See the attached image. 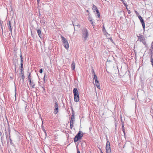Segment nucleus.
<instances>
[{
    "label": "nucleus",
    "mask_w": 153,
    "mask_h": 153,
    "mask_svg": "<svg viewBox=\"0 0 153 153\" xmlns=\"http://www.w3.org/2000/svg\"><path fill=\"white\" fill-rule=\"evenodd\" d=\"M141 23H142V25L143 28L144 29L145 27V23H144V22H142Z\"/></svg>",
    "instance_id": "nucleus-29"
},
{
    "label": "nucleus",
    "mask_w": 153,
    "mask_h": 153,
    "mask_svg": "<svg viewBox=\"0 0 153 153\" xmlns=\"http://www.w3.org/2000/svg\"><path fill=\"white\" fill-rule=\"evenodd\" d=\"M83 134L81 131H79L75 136L74 139V141L75 143L77 142L78 140L81 139L83 137Z\"/></svg>",
    "instance_id": "nucleus-1"
},
{
    "label": "nucleus",
    "mask_w": 153,
    "mask_h": 153,
    "mask_svg": "<svg viewBox=\"0 0 153 153\" xmlns=\"http://www.w3.org/2000/svg\"><path fill=\"white\" fill-rule=\"evenodd\" d=\"M124 147H125V146H123V148H124Z\"/></svg>",
    "instance_id": "nucleus-61"
},
{
    "label": "nucleus",
    "mask_w": 153,
    "mask_h": 153,
    "mask_svg": "<svg viewBox=\"0 0 153 153\" xmlns=\"http://www.w3.org/2000/svg\"><path fill=\"white\" fill-rule=\"evenodd\" d=\"M93 79H94V80L95 79H97V75L95 74H94V77H93Z\"/></svg>",
    "instance_id": "nucleus-31"
},
{
    "label": "nucleus",
    "mask_w": 153,
    "mask_h": 153,
    "mask_svg": "<svg viewBox=\"0 0 153 153\" xmlns=\"http://www.w3.org/2000/svg\"><path fill=\"white\" fill-rule=\"evenodd\" d=\"M95 82H97V83H99V81L97 80V79H95Z\"/></svg>",
    "instance_id": "nucleus-45"
},
{
    "label": "nucleus",
    "mask_w": 153,
    "mask_h": 153,
    "mask_svg": "<svg viewBox=\"0 0 153 153\" xmlns=\"http://www.w3.org/2000/svg\"><path fill=\"white\" fill-rule=\"evenodd\" d=\"M14 68H15V70L16 72V64H14Z\"/></svg>",
    "instance_id": "nucleus-36"
},
{
    "label": "nucleus",
    "mask_w": 153,
    "mask_h": 153,
    "mask_svg": "<svg viewBox=\"0 0 153 153\" xmlns=\"http://www.w3.org/2000/svg\"><path fill=\"white\" fill-rule=\"evenodd\" d=\"M20 57L21 62V63H24L23 59V57H22L21 52V53Z\"/></svg>",
    "instance_id": "nucleus-17"
},
{
    "label": "nucleus",
    "mask_w": 153,
    "mask_h": 153,
    "mask_svg": "<svg viewBox=\"0 0 153 153\" xmlns=\"http://www.w3.org/2000/svg\"><path fill=\"white\" fill-rule=\"evenodd\" d=\"M76 150L77 151V153H80L79 149L78 147H76Z\"/></svg>",
    "instance_id": "nucleus-33"
},
{
    "label": "nucleus",
    "mask_w": 153,
    "mask_h": 153,
    "mask_svg": "<svg viewBox=\"0 0 153 153\" xmlns=\"http://www.w3.org/2000/svg\"><path fill=\"white\" fill-rule=\"evenodd\" d=\"M37 33L39 37L41 39L42 37V32L40 29H38L37 30Z\"/></svg>",
    "instance_id": "nucleus-9"
},
{
    "label": "nucleus",
    "mask_w": 153,
    "mask_h": 153,
    "mask_svg": "<svg viewBox=\"0 0 153 153\" xmlns=\"http://www.w3.org/2000/svg\"><path fill=\"white\" fill-rule=\"evenodd\" d=\"M90 22H91V24H92L93 25V26L94 25H93V22L92 21Z\"/></svg>",
    "instance_id": "nucleus-49"
},
{
    "label": "nucleus",
    "mask_w": 153,
    "mask_h": 153,
    "mask_svg": "<svg viewBox=\"0 0 153 153\" xmlns=\"http://www.w3.org/2000/svg\"><path fill=\"white\" fill-rule=\"evenodd\" d=\"M138 17L139 19L140 20V21L141 23L144 22L143 20V19L141 17V16H140L139 15L138 16Z\"/></svg>",
    "instance_id": "nucleus-16"
},
{
    "label": "nucleus",
    "mask_w": 153,
    "mask_h": 153,
    "mask_svg": "<svg viewBox=\"0 0 153 153\" xmlns=\"http://www.w3.org/2000/svg\"><path fill=\"white\" fill-rule=\"evenodd\" d=\"M135 13L137 15V16H139V14L137 12V11H135Z\"/></svg>",
    "instance_id": "nucleus-39"
},
{
    "label": "nucleus",
    "mask_w": 153,
    "mask_h": 153,
    "mask_svg": "<svg viewBox=\"0 0 153 153\" xmlns=\"http://www.w3.org/2000/svg\"><path fill=\"white\" fill-rule=\"evenodd\" d=\"M43 130L45 133H46V131L44 128H43Z\"/></svg>",
    "instance_id": "nucleus-50"
},
{
    "label": "nucleus",
    "mask_w": 153,
    "mask_h": 153,
    "mask_svg": "<svg viewBox=\"0 0 153 153\" xmlns=\"http://www.w3.org/2000/svg\"><path fill=\"white\" fill-rule=\"evenodd\" d=\"M86 12H88H88H89V10H86Z\"/></svg>",
    "instance_id": "nucleus-56"
},
{
    "label": "nucleus",
    "mask_w": 153,
    "mask_h": 153,
    "mask_svg": "<svg viewBox=\"0 0 153 153\" xmlns=\"http://www.w3.org/2000/svg\"><path fill=\"white\" fill-rule=\"evenodd\" d=\"M74 114H72L71 116V119L70 120V122H71L72 123H74Z\"/></svg>",
    "instance_id": "nucleus-14"
},
{
    "label": "nucleus",
    "mask_w": 153,
    "mask_h": 153,
    "mask_svg": "<svg viewBox=\"0 0 153 153\" xmlns=\"http://www.w3.org/2000/svg\"><path fill=\"white\" fill-rule=\"evenodd\" d=\"M92 9L93 10L94 12H95V11H96L97 10V7L94 5H93L92 7Z\"/></svg>",
    "instance_id": "nucleus-15"
},
{
    "label": "nucleus",
    "mask_w": 153,
    "mask_h": 153,
    "mask_svg": "<svg viewBox=\"0 0 153 153\" xmlns=\"http://www.w3.org/2000/svg\"><path fill=\"white\" fill-rule=\"evenodd\" d=\"M75 67V64L74 61H73L71 65V68L72 70H74Z\"/></svg>",
    "instance_id": "nucleus-13"
},
{
    "label": "nucleus",
    "mask_w": 153,
    "mask_h": 153,
    "mask_svg": "<svg viewBox=\"0 0 153 153\" xmlns=\"http://www.w3.org/2000/svg\"><path fill=\"white\" fill-rule=\"evenodd\" d=\"M37 3L39 4L40 2V0H37Z\"/></svg>",
    "instance_id": "nucleus-51"
},
{
    "label": "nucleus",
    "mask_w": 153,
    "mask_h": 153,
    "mask_svg": "<svg viewBox=\"0 0 153 153\" xmlns=\"http://www.w3.org/2000/svg\"><path fill=\"white\" fill-rule=\"evenodd\" d=\"M74 96L79 95V92L77 88H74L73 90Z\"/></svg>",
    "instance_id": "nucleus-8"
},
{
    "label": "nucleus",
    "mask_w": 153,
    "mask_h": 153,
    "mask_svg": "<svg viewBox=\"0 0 153 153\" xmlns=\"http://www.w3.org/2000/svg\"><path fill=\"white\" fill-rule=\"evenodd\" d=\"M61 38H62V42L64 44V47L66 49H68L69 47V45L67 40L62 36H61Z\"/></svg>",
    "instance_id": "nucleus-3"
},
{
    "label": "nucleus",
    "mask_w": 153,
    "mask_h": 153,
    "mask_svg": "<svg viewBox=\"0 0 153 153\" xmlns=\"http://www.w3.org/2000/svg\"><path fill=\"white\" fill-rule=\"evenodd\" d=\"M82 37L84 38L85 41L88 36V31L86 29L84 28L82 29Z\"/></svg>",
    "instance_id": "nucleus-2"
},
{
    "label": "nucleus",
    "mask_w": 153,
    "mask_h": 153,
    "mask_svg": "<svg viewBox=\"0 0 153 153\" xmlns=\"http://www.w3.org/2000/svg\"><path fill=\"white\" fill-rule=\"evenodd\" d=\"M92 74H95V73L94 71V69H92Z\"/></svg>",
    "instance_id": "nucleus-41"
},
{
    "label": "nucleus",
    "mask_w": 153,
    "mask_h": 153,
    "mask_svg": "<svg viewBox=\"0 0 153 153\" xmlns=\"http://www.w3.org/2000/svg\"><path fill=\"white\" fill-rule=\"evenodd\" d=\"M121 1H123V0H120Z\"/></svg>",
    "instance_id": "nucleus-62"
},
{
    "label": "nucleus",
    "mask_w": 153,
    "mask_h": 153,
    "mask_svg": "<svg viewBox=\"0 0 153 153\" xmlns=\"http://www.w3.org/2000/svg\"><path fill=\"white\" fill-rule=\"evenodd\" d=\"M29 81V84L32 87V88H34L35 85V83L33 82H32L31 80Z\"/></svg>",
    "instance_id": "nucleus-11"
},
{
    "label": "nucleus",
    "mask_w": 153,
    "mask_h": 153,
    "mask_svg": "<svg viewBox=\"0 0 153 153\" xmlns=\"http://www.w3.org/2000/svg\"><path fill=\"white\" fill-rule=\"evenodd\" d=\"M109 39H110L111 40V41L112 42H113V40H112V38H111V37L110 38H109Z\"/></svg>",
    "instance_id": "nucleus-47"
},
{
    "label": "nucleus",
    "mask_w": 153,
    "mask_h": 153,
    "mask_svg": "<svg viewBox=\"0 0 153 153\" xmlns=\"http://www.w3.org/2000/svg\"><path fill=\"white\" fill-rule=\"evenodd\" d=\"M106 139L107 140V142L105 147L106 153H111L110 142L108 140L107 136H106Z\"/></svg>",
    "instance_id": "nucleus-4"
},
{
    "label": "nucleus",
    "mask_w": 153,
    "mask_h": 153,
    "mask_svg": "<svg viewBox=\"0 0 153 153\" xmlns=\"http://www.w3.org/2000/svg\"><path fill=\"white\" fill-rule=\"evenodd\" d=\"M88 19L89 20L90 22H91L92 21V19L91 16H89L88 17Z\"/></svg>",
    "instance_id": "nucleus-27"
},
{
    "label": "nucleus",
    "mask_w": 153,
    "mask_h": 153,
    "mask_svg": "<svg viewBox=\"0 0 153 153\" xmlns=\"http://www.w3.org/2000/svg\"><path fill=\"white\" fill-rule=\"evenodd\" d=\"M72 114H74V111L73 109H72Z\"/></svg>",
    "instance_id": "nucleus-42"
},
{
    "label": "nucleus",
    "mask_w": 153,
    "mask_h": 153,
    "mask_svg": "<svg viewBox=\"0 0 153 153\" xmlns=\"http://www.w3.org/2000/svg\"><path fill=\"white\" fill-rule=\"evenodd\" d=\"M105 29V27H103V29Z\"/></svg>",
    "instance_id": "nucleus-60"
},
{
    "label": "nucleus",
    "mask_w": 153,
    "mask_h": 153,
    "mask_svg": "<svg viewBox=\"0 0 153 153\" xmlns=\"http://www.w3.org/2000/svg\"><path fill=\"white\" fill-rule=\"evenodd\" d=\"M88 17H89V16H91V15H90V14L89 12H88Z\"/></svg>",
    "instance_id": "nucleus-52"
},
{
    "label": "nucleus",
    "mask_w": 153,
    "mask_h": 153,
    "mask_svg": "<svg viewBox=\"0 0 153 153\" xmlns=\"http://www.w3.org/2000/svg\"><path fill=\"white\" fill-rule=\"evenodd\" d=\"M46 76V74L45 73V75H44V78H43V81H44V82H45V78Z\"/></svg>",
    "instance_id": "nucleus-32"
},
{
    "label": "nucleus",
    "mask_w": 153,
    "mask_h": 153,
    "mask_svg": "<svg viewBox=\"0 0 153 153\" xmlns=\"http://www.w3.org/2000/svg\"><path fill=\"white\" fill-rule=\"evenodd\" d=\"M31 76L30 75V73L28 76V80H29V81L31 80Z\"/></svg>",
    "instance_id": "nucleus-22"
},
{
    "label": "nucleus",
    "mask_w": 153,
    "mask_h": 153,
    "mask_svg": "<svg viewBox=\"0 0 153 153\" xmlns=\"http://www.w3.org/2000/svg\"><path fill=\"white\" fill-rule=\"evenodd\" d=\"M39 72L40 73H42V72H43V70H42V68L41 69H40L39 70Z\"/></svg>",
    "instance_id": "nucleus-38"
},
{
    "label": "nucleus",
    "mask_w": 153,
    "mask_h": 153,
    "mask_svg": "<svg viewBox=\"0 0 153 153\" xmlns=\"http://www.w3.org/2000/svg\"><path fill=\"white\" fill-rule=\"evenodd\" d=\"M138 39L140 40V42H141L143 39H142V36H138Z\"/></svg>",
    "instance_id": "nucleus-24"
},
{
    "label": "nucleus",
    "mask_w": 153,
    "mask_h": 153,
    "mask_svg": "<svg viewBox=\"0 0 153 153\" xmlns=\"http://www.w3.org/2000/svg\"><path fill=\"white\" fill-rule=\"evenodd\" d=\"M74 101L75 102H77L79 101V95L74 96Z\"/></svg>",
    "instance_id": "nucleus-10"
},
{
    "label": "nucleus",
    "mask_w": 153,
    "mask_h": 153,
    "mask_svg": "<svg viewBox=\"0 0 153 153\" xmlns=\"http://www.w3.org/2000/svg\"><path fill=\"white\" fill-rule=\"evenodd\" d=\"M127 10H128V13L129 14H130L131 13V12L130 10H128V8H127Z\"/></svg>",
    "instance_id": "nucleus-40"
},
{
    "label": "nucleus",
    "mask_w": 153,
    "mask_h": 153,
    "mask_svg": "<svg viewBox=\"0 0 153 153\" xmlns=\"http://www.w3.org/2000/svg\"><path fill=\"white\" fill-rule=\"evenodd\" d=\"M95 82H97V83H99V81L97 80V79H95Z\"/></svg>",
    "instance_id": "nucleus-46"
},
{
    "label": "nucleus",
    "mask_w": 153,
    "mask_h": 153,
    "mask_svg": "<svg viewBox=\"0 0 153 153\" xmlns=\"http://www.w3.org/2000/svg\"><path fill=\"white\" fill-rule=\"evenodd\" d=\"M95 82H97V83H99V81L97 80V79H95Z\"/></svg>",
    "instance_id": "nucleus-43"
},
{
    "label": "nucleus",
    "mask_w": 153,
    "mask_h": 153,
    "mask_svg": "<svg viewBox=\"0 0 153 153\" xmlns=\"http://www.w3.org/2000/svg\"><path fill=\"white\" fill-rule=\"evenodd\" d=\"M150 51H151V56H152L153 55V47H151V48H150Z\"/></svg>",
    "instance_id": "nucleus-18"
},
{
    "label": "nucleus",
    "mask_w": 153,
    "mask_h": 153,
    "mask_svg": "<svg viewBox=\"0 0 153 153\" xmlns=\"http://www.w3.org/2000/svg\"><path fill=\"white\" fill-rule=\"evenodd\" d=\"M123 4L124 5V6L126 7V9H127L128 5L126 4L125 3H124Z\"/></svg>",
    "instance_id": "nucleus-35"
},
{
    "label": "nucleus",
    "mask_w": 153,
    "mask_h": 153,
    "mask_svg": "<svg viewBox=\"0 0 153 153\" xmlns=\"http://www.w3.org/2000/svg\"><path fill=\"white\" fill-rule=\"evenodd\" d=\"M153 42H152L151 44V47H153Z\"/></svg>",
    "instance_id": "nucleus-48"
},
{
    "label": "nucleus",
    "mask_w": 153,
    "mask_h": 153,
    "mask_svg": "<svg viewBox=\"0 0 153 153\" xmlns=\"http://www.w3.org/2000/svg\"><path fill=\"white\" fill-rule=\"evenodd\" d=\"M122 130L123 132V133L124 134V136L125 137H126V133H125V128L124 127L123 123V122L122 123Z\"/></svg>",
    "instance_id": "nucleus-12"
},
{
    "label": "nucleus",
    "mask_w": 153,
    "mask_h": 153,
    "mask_svg": "<svg viewBox=\"0 0 153 153\" xmlns=\"http://www.w3.org/2000/svg\"><path fill=\"white\" fill-rule=\"evenodd\" d=\"M77 26L79 27H80V25L79 24H78Z\"/></svg>",
    "instance_id": "nucleus-53"
},
{
    "label": "nucleus",
    "mask_w": 153,
    "mask_h": 153,
    "mask_svg": "<svg viewBox=\"0 0 153 153\" xmlns=\"http://www.w3.org/2000/svg\"><path fill=\"white\" fill-rule=\"evenodd\" d=\"M101 153H103V152H102V151H101Z\"/></svg>",
    "instance_id": "nucleus-57"
},
{
    "label": "nucleus",
    "mask_w": 153,
    "mask_h": 153,
    "mask_svg": "<svg viewBox=\"0 0 153 153\" xmlns=\"http://www.w3.org/2000/svg\"><path fill=\"white\" fill-rule=\"evenodd\" d=\"M7 25L8 27L9 28L10 30V33L12 34V27L11 22L10 21L7 20Z\"/></svg>",
    "instance_id": "nucleus-6"
},
{
    "label": "nucleus",
    "mask_w": 153,
    "mask_h": 153,
    "mask_svg": "<svg viewBox=\"0 0 153 153\" xmlns=\"http://www.w3.org/2000/svg\"><path fill=\"white\" fill-rule=\"evenodd\" d=\"M95 82H97V83H99V81L97 80V79H95Z\"/></svg>",
    "instance_id": "nucleus-44"
},
{
    "label": "nucleus",
    "mask_w": 153,
    "mask_h": 153,
    "mask_svg": "<svg viewBox=\"0 0 153 153\" xmlns=\"http://www.w3.org/2000/svg\"><path fill=\"white\" fill-rule=\"evenodd\" d=\"M20 74H21L22 77V79L24 81L25 78L24 74V68L20 69Z\"/></svg>",
    "instance_id": "nucleus-7"
},
{
    "label": "nucleus",
    "mask_w": 153,
    "mask_h": 153,
    "mask_svg": "<svg viewBox=\"0 0 153 153\" xmlns=\"http://www.w3.org/2000/svg\"><path fill=\"white\" fill-rule=\"evenodd\" d=\"M10 136H9V138H10L9 139H10V143L11 145H13V143H12V140L10 138Z\"/></svg>",
    "instance_id": "nucleus-25"
},
{
    "label": "nucleus",
    "mask_w": 153,
    "mask_h": 153,
    "mask_svg": "<svg viewBox=\"0 0 153 153\" xmlns=\"http://www.w3.org/2000/svg\"><path fill=\"white\" fill-rule=\"evenodd\" d=\"M96 85L97 86V87L99 89H100V84L99 83H96Z\"/></svg>",
    "instance_id": "nucleus-19"
},
{
    "label": "nucleus",
    "mask_w": 153,
    "mask_h": 153,
    "mask_svg": "<svg viewBox=\"0 0 153 153\" xmlns=\"http://www.w3.org/2000/svg\"><path fill=\"white\" fill-rule=\"evenodd\" d=\"M70 128L71 129H72L73 127V124H74V123H72L71 122H70Z\"/></svg>",
    "instance_id": "nucleus-21"
},
{
    "label": "nucleus",
    "mask_w": 153,
    "mask_h": 153,
    "mask_svg": "<svg viewBox=\"0 0 153 153\" xmlns=\"http://www.w3.org/2000/svg\"><path fill=\"white\" fill-rule=\"evenodd\" d=\"M152 56H151L150 57V61L151 62H153V58H152Z\"/></svg>",
    "instance_id": "nucleus-34"
},
{
    "label": "nucleus",
    "mask_w": 153,
    "mask_h": 153,
    "mask_svg": "<svg viewBox=\"0 0 153 153\" xmlns=\"http://www.w3.org/2000/svg\"><path fill=\"white\" fill-rule=\"evenodd\" d=\"M121 1L122 2L123 4L125 3L124 2V0H123V1Z\"/></svg>",
    "instance_id": "nucleus-55"
},
{
    "label": "nucleus",
    "mask_w": 153,
    "mask_h": 153,
    "mask_svg": "<svg viewBox=\"0 0 153 153\" xmlns=\"http://www.w3.org/2000/svg\"><path fill=\"white\" fill-rule=\"evenodd\" d=\"M141 42H142L144 45H146V42L144 39L142 40V41Z\"/></svg>",
    "instance_id": "nucleus-26"
},
{
    "label": "nucleus",
    "mask_w": 153,
    "mask_h": 153,
    "mask_svg": "<svg viewBox=\"0 0 153 153\" xmlns=\"http://www.w3.org/2000/svg\"><path fill=\"white\" fill-rule=\"evenodd\" d=\"M16 92H15V98H16Z\"/></svg>",
    "instance_id": "nucleus-54"
},
{
    "label": "nucleus",
    "mask_w": 153,
    "mask_h": 153,
    "mask_svg": "<svg viewBox=\"0 0 153 153\" xmlns=\"http://www.w3.org/2000/svg\"><path fill=\"white\" fill-rule=\"evenodd\" d=\"M107 34L108 35H109V36H110V34H108V33H107Z\"/></svg>",
    "instance_id": "nucleus-58"
},
{
    "label": "nucleus",
    "mask_w": 153,
    "mask_h": 153,
    "mask_svg": "<svg viewBox=\"0 0 153 153\" xmlns=\"http://www.w3.org/2000/svg\"><path fill=\"white\" fill-rule=\"evenodd\" d=\"M31 34L32 36V32H31Z\"/></svg>",
    "instance_id": "nucleus-59"
},
{
    "label": "nucleus",
    "mask_w": 153,
    "mask_h": 153,
    "mask_svg": "<svg viewBox=\"0 0 153 153\" xmlns=\"http://www.w3.org/2000/svg\"><path fill=\"white\" fill-rule=\"evenodd\" d=\"M23 64H24V63H21V66H20L21 69L24 68L23 67Z\"/></svg>",
    "instance_id": "nucleus-30"
},
{
    "label": "nucleus",
    "mask_w": 153,
    "mask_h": 153,
    "mask_svg": "<svg viewBox=\"0 0 153 153\" xmlns=\"http://www.w3.org/2000/svg\"><path fill=\"white\" fill-rule=\"evenodd\" d=\"M141 23H142V25L143 28L144 29L145 27V23H144V22H142Z\"/></svg>",
    "instance_id": "nucleus-28"
},
{
    "label": "nucleus",
    "mask_w": 153,
    "mask_h": 153,
    "mask_svg": "<svg viewBox=\"0 0 153 153\" xmlns=\"http://www.w3.org/2000/svg\"><path fill=\"white\" fill-rule=\"evenodd\" d=\"M40 86H41L42 88H43V91H42V93H46V91H45V87H43V86H42L41 85H40Z\"/></svg>",
    "instance_id": "nucleus-20"
},
{
    "label": "nucleus",
    "mask_w": 153,
    "mask_h": 153,
    "mask_svg": "<svg viewBox=\"0 0 153 153\" xmlns=\"http://www.w3.org/2000/svg\"><path fill=\"white\" fill-rule=\"evenodd\" d=\"M96 12H97V16L99 17L100 16V13L99 12V11L98 10H96Z\"/></svg>",
    "instance_id": "nucleus-23"
},
{
    "label": "nucleus",
    "mask_w": 153,
    "mask_h": 153,
    "mask_svg": "<svg viewBox=\"0 0 153 153\" xmlns=\"http://www.w3.org/2000/svg\"><path fill=\"white\" fill-rule=\"evenodd\" d=\"M2 23H3L2 21H1L0 20V24L1 26V27L2 28Z\"/></svg>",
    "instance_id": "nucleus-37"
},
{
    "label": "nucleus",
    "mask_w": 153,
    "mask_h": 153,
    "mask_svg": "<svg viewBox=\"0 0 153 153\" xmlns=\"http://www.w3.org/2000/svg\"><path fill=\"white\" fill-rule=\"evenodd\" d=\"M55 105H54V113L55 114H56L58 112V103L56 102H55Z\"/></svg>",
    "instance_id": "nucleus-5"
}]
</instances>
